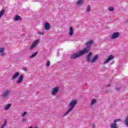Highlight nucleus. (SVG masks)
I'll use <instances>...</instances> for the list:
<instances>
[{
  "instance_id": "1",
  "label": "nucleus",
  "mask_w": 128,
  "mask_h": 128,
  "mask_svg": "<svg viewBox=\"0 0 128 128\" xmlns=\"http://www.w3.org/2000/svg\"><path fill=\"white\" fill-rule=\"evenodd\" d=\"M92 42H94V40H92L88 42L87 43H86V46H87L86 48H84L82 50H79L77 53L72 54L70 56V58L74 60V58H78L82 56V54L89 52L90 50V46H92Z\"/></svg>"
},
{
  "instance_id": "2",
  "label": "nucleus",
  "mask_w": 128,
  "mask_h": 128,
  "mask_svg": "<svg viewBox=\"0 0 128 128\" xmlns=\"http://www.w3.org/2000/svg\"><path fill=\"white\" fill-rule=\"evenodd\" d=\"M78 104V100H72L70 103L69 104V106L70 108L63 115V116H68L72 110V108H74V106H76Z\"/></svg>"
},
{
  "instance_id": "3",
  "label": "nucleus",
  "mask_w": 128,
  "mask_h": 128,
  "mask_svg": "<svg viewBox=\"0 0 128 128\" xmlns=\"http://www.w3.org/2000/svg\"><path fill=\"white\" fill-rule=\"evenodd\" d=\"M92 54V52H90L88 54L87 56L86 57V60L88 62H91L92 64H94V62H96V60H98V55H95L92 59V56H91Z\"/></svg>"
},
{
  "instance_id": "4",
  "label": "nucleus",
  "mask_w": 128,
  "mask_h": 128,
  "mask_svg": "<svg viewBox=\"0 0 128 128\" xmlns=\"http://www.w3.org/2000/svg\"><path fill=\"white\" fill-rule=\"evenodd\" d=\"M10 89H8L6 90L3 92V94H2V98H6L10 94Z\"/></svg>"
},
{
  "instance_id": "5",
  "label": "nucleus",
  "mask_w": 128,
  "mask_h": 128,
  "mask_svg": "<svg viewBox=\"0 0 128 128\" xmlns=\"http://www.w3.org/2000/svg\"><path fill=\"white\" fill-rule=\"evenodd\" d=\"M59 90H60V88H58V86L53 88L52 94L53 96L56 94H58V92Z\"/></svg>"
},
{
  "instance_id": "6",
  "label": "nucleus",
  "mask_w": 128,
  "mask_h": 128,
  "mask_svg": "<svg viewBox=\"0 0 128 128\" xmlns=\"http://www.w3.org/2000/svg\"><path fill=\"white\" fill-rule=\"evenodd\" d=\"M114 58V57L112 55H110L108 59L104 62V64H108V62H110Z\"/></svg>"
},
{
  "instance_id": "7",
  "label": "nucleus",
  "mask_w": 128,
  "mask_h": 128,
  "mask_svg": "<svg viewBox=\"0 0 128 128\" xmlns=\"http://www.w3.org/2000/svg\"><path fill=\"white\" fill-rule=\"evenodd\" d=\"M24 75H20L19 78H18V80L16 82V84H21V82H22V81L24 80Z\"/></svg>"
},
{
  "instance_id": "8",
  "label": "nucleus",
  "mask_w": 128,
  "mask_h": 128,
  "mask_svg": "<svg viewBox=\"0 0 128 128\" xmlns=\"http://www.w3.org/2000/svg\"><path fill=\"white\" fill-rule=\"evenodd\" d=\"M120 36V33L118 32H115L111 36L112 40H114L115 38H117Z\"/></svg>"
},
{
  "instance_id": "9",
  "label": "nucleus",
  "mask_w": 128,
  "mask_h": 128,
  "mask_svg": "<svg viewBox=\"0 0 128 128\" xmlns=\"http://www.w3.org/2000/svg\"><path fill=\"white\" fill-rule=\"evenodd\" d=\"M38 40H35L30 47V50H32V48H34L36 47V44H38Z\"/></svg>"
},
{
  "instance_id": "10",
  "label": "nucleus",
  "mask_w": 128,
  "mask_h": 128,
  "mask_svg": "<svg viewBox=\"0 0 128 128\" xmlns=\"http://www.w3.org/2000/svg\"><path fill=\"white\" fill-rule=\"evenodd\" d=\"M44 28L46 30H48L50 28V24L48 22H46L44 24Z\"/></svg>"
},
{
  "instance_id": "11",
  "label": "nucleus",
  "mask_w": 128,
  "mask_h": 128,
  "mask_svg": "<svg viewBox=\"0 0 128 128\" xmlns=\"http://www.w3.org/2000/svg\"><path fill=\"white\" fill-rule=\"evenodd\" d=\"M14 20H15V22H18V20H22V18L20 16L16 15L15 16Z\"/></svg>"
},
{
  "instance_id": "12",
  "label": "nucleus",
  "mask_w": 128,
  "mask_h": 128,
  "mask_svg": "<svg viewBox=\"0 0 128 128\" xmlns=\"http://www.w3.org/2000/svg\"><path fill=\"white\" fill-rule=\"evenodd\" d=\"M69 36H74V28H72V27L70 28Z\"/></svg>"
},
{
  "instance_id": "13",
  "label": "nucleus",
  "mask_w": 128,
  "mask_h": 128,
  "mask_svg": "<svg viewBox=\"0 0 128 128\" xmlns=\"http://www.w3.org/2000/svg\"><path fill=\"white\" fill-rule=\"evenodd\" d=\"M18 76H20V72H16L15 74L13 75L12 80H16V78Z\"/></svg>"
},
{
  "instance_id": "14",
  "label": "nucleus",
  "mask_w": 128,
  "mask_h": 128,
  "mask_svg": "<svg viewBox=\"0 0 128 128\" xmlns=\"http://www.w3.org/2000/svg\"><path fill=\"white\" fill-rule=\"evenodd\" d=\"M110 128H118V124L114 122V123L110 124Z\"/></svg>"
},
{
  "instance_id": "15",
  "label": "nucleus",
  "mask_w": 128,
  "mask_h": 128,
  "mask_svg": "<svg viewBox=\"0 0 128 128\" xmlns=\"http://www.w3.org/2000/svg\"><path fill=\"white\" fill-rule=\"evenodd\" d=\"M10 106H12V104H8L5 106L4 110H10Z\"/></svg>"
},
{
  "instance_id": "16",
  "label": "nucleus",
  "mask_w": 128,
  "mask_h": 128,
  "mask_svg": "<svg viewBox=\"0 0 128 128\" xmlns=\"http://www.w3.org/2000/svg\"><path fill=\"white\" fill-rule=\"evenodd\" d=\"M6 12V10H3L0 12V20L4 16V12Z\"/></svg>"
},
{
  "instance_id": "17",
  "label": "nucleus",
  "mask_w": 128,
  "mask_h": 128,
  "mask_svg": "<svg viewBox=\"0 0 128 128\" xmlns=\"http://www.w3.org/2000/svg\"><path fill=\"white\" fill-rule=\"evenodd\" d=\"M96 104V99H92L91 100L90 106H92V104Z\"/></svg>"
},
{
  "instance_id": "18",
  "label": "nucleus",
  "mask_w": 128,
  "mask_h": 128,
  "mask_svg": "<svg viewBox=\"0 0 128 128\" xmlns=\"http://www.w3.org/2000/svg\"><path fill=\"white\" fill-rule=\"evenodd\" d=\"M84 4V0H78L77 2L78 6H80Z\"/></svg>"
},
{
  "instance_id": "19",
  "label": "nucleus",
  "mask_w": 128,
  "mask_h": 128,
  "mask_svg": "<svg viewBox=\"0 0 128 128\" xmlns=\"http://www.w3.org/2000/svg\"><path fill=\"white\" fill-rule=\"evenodd\" d=\"M4 48H0V52H2L0 54L1 56H4Z\"/></svg>"
},
{
  "instance_id": "20",
  "label": "nucleus",
  "mask_w": 128,
  "mask_h": 128,
  "mask_svg": "<svg viewBox=\"0 0 128 128\" xmlns=\"http://www.w3.org/2000/svg\"><path fill=\"white\" fill-rule=\"evenodd\" d=\"M36 54H38V52H36L33 54H32L30 56V58H34V56H36Z\"/></svg>"
},
{
  "instance_id": "21",
  "label": "nucleus",
  "mask_w": 128,
  "mask_h": 128,
  "mask_svg": "<svg viewBox=\"0 0 128 128\" xmlns=\"http://www.w3.org/2000/svg\"><path fill=\"white\" fill-rule=\"evenodd\" d=\"M124 124L126 126H128V116H127L126 120H124Z\"/></svg>"
},
{
  "instance_id": "22",
  "label": "nucleus",
  "mask_w": 128,
  "mask_h": 128,
  "mask_svg": "<svg viewBox=\"0 0 128 128\" xmlns=\"http://www.w3.org/2000/svg\"><path fill=\"white\" fill-rule=\"evenodd\" d=\"M86 12H90V6L88 5L86 8Z\"/></svg>"
},
{
  "instance_id": "23",
  "label": "nucleus",
  "mask_w": 128,
  "mask_h": 128,
  "mask_svg": "<svg viewBox=\"0 0 128 128\" xmlns=\"http://www.w3.org/2000/svg\"><path fill=\"white\" fill-rule=\"evenodd\" d=\"M108 10L110 11V12H112V10H114V8L112 6H110L108 8Z\"/></svg>"
},
{
  "instance_id": "24",
  "label": "nucleus",
  "mask_w": 128,
  "mask_h": 128,
  "mask_svg": "<svg viewBox=\"0 0 128 128\" xmlns=\"http://www.w3.org/2000/svg\"><path fill=\"white\" fill-rule=\"evenodd\" d=\"M117 122H122V120L120 118H118L114 120V122H116V124Z\"/></svg>"
},
{
  "instance_id": "25",
  "label": "nucleus",
  "mask_w": 128,
  "mask_h": 128,
  "mask_svg": "<svg viewBox=\"0 0 128 128\" xmlns=\"http://www.w3.org/2000/svg\"><path fill=\"white\" fill-rule=\"evenodd\" d=\"M6 124H7L6 120H5V122H4V124L2 126V128H4V126H6Z\"/></svg>"
},
{
  "instance_id": "26",
  "label": "nucleus",
  "mask_w": 128,
  "mask_h": 128,
  "mask_svg": "<svg viewBox=\"0 0 128 128\" xmlns=\"http://www.w3.org/2000/svg\"><path fill=\"white\" fill-rule=\"evenodd\" d=\"M50 65V61H48L46 63V66L48 67Z\"/></svg>"
},
{
  "instance_id": "27",
  "label": "nucleus",
  "mask_w": 128,
  "mask_h": 128,
  "mask_svg": "<svg viewBox=\"0 0 128 128\" xmlns=\"http://www.w3.org/2000/svg\"><path fill=\"white\" fill-rule=\"evenodd\" d=\"M26 114H28V112H24L22 114V116H26Z\"/></svg>"
},
{
  "instance_id": "28",
  "label": "nucleus",
  "mask_w": 128,
  "mask_h": 128,
  "mask_svg": "<svg viewBox=\"0 0 128 128\" xmlns=\"http://www.w3.org/2000/svg\"><path fill=\"white\" fill-rule=\"evenodd\" d=\"M22 70H24V72H26L27 69L26 68H22Z\"/></svg>"
},
{
  "instance_id": "29",
  "label": "nucleus",
  "mask_w": 128,
  "mask_h": 128,
  "mask_svg": "<svg viewBox=\"0 0 128 128\" xmlns=\"http://www.w3.org/2000/svg\"><path fill=\"white\" fill-rule=\"evenodd\" d=\"M29 128H38V127L36 126V127L34 128V127H32V126H30L29 127Z\"/></svg>"
},
{
  "instance_id": "30",
  "label": "nucleus",
  "mask_w": 128,
  "mask_h": 128,
  "mask_svg": "<svg viewBox=\"0 0 128 128\" xmlns=\"http://www.w3.org/2000/svg\"><path fill=\"white\" fill-rule=\"evenodd\" d=\"M116 90H120V88L116 87Z\"/></svg>"
},
{
  "instance_id": "31",
  "label": "nucleus",
  "mask_w": 128,
  "mask_h": 128,
  "mask_svg": "<svg viewBox=\"0 0 128 128\" xmlns=\"http://www.w3.org/2000/svg\"><path fill=\"white\" fill-rule=\"evenodd\" d=\"M39 34H44V32H40Z\"/></svg>"
},
{
  "instance_id": "32",
  "label": "nucleus",
  "mask_w": 128,
  "mask_h": 128,
  "mask_svg": "<svg viewBox=\"0 0 128 128\" xmlns=\"http://www.w3.org/2000/svg\"><path fill=\"white\" fill-rule=\"evenodd\" d=\"M93 128H96V125L94 124H93Z\"/></svg>"
},
{
  "instance_id": "33",
  "label": "nucleus",
  "mask_w": 128,
  "mask_h": 128,
  "mask_svg": "<svg viewBox=\"0 0 128 128\" xmlns=\"http://www.w3.org/2000/svg\"><path fill=\"white\" fill-rule=\"evenodd\" d=\"M1 128H2V127H1Z\"/></svg>"
}]
</instances>
